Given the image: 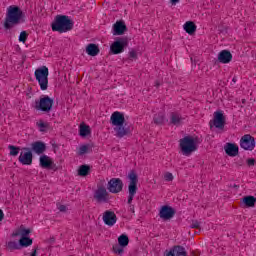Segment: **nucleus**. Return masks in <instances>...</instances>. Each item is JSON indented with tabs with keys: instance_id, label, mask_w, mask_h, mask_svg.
<instances>
[{
	"instance_id": "nucleus-39",
	"label": "nucleus",
	"mask_w": 256,
	"mask_h": 256,
	"mask_svg": "<svg viewBox=\"0 0 256 256\" xmlns=\"http://www.w3.org/2000/svg\"><path fill=\"white\" fill-rule=\"evenodd\" d=\"M247 165H248V167H253V165H255V159L249 158L247 160Z\"/></svg>"
},
{
	"instance_id": "nucleus-20",
	"label": "nucleus",
	"mask_w": 256,
	"mask_h": 256,
	"mask_svg": "<svg viewBox=\"0 0 256 256\" xmlns=\"http://www.w3.org/2000/svg\"><path fill=\"white\" fill-rule=\"evenodd\" d=\"M53 165L55 164L51 157L47 155L40 156V167H42V169H53Z\"/></svg>"
},
{
	"instance_id": "nucleus-45",
	"label": "nucleus",
	"mask_w": 256,
	"mask_h": 256,
	"mask_svg": "<svg viewBox=\"0 0 256 256\" xmlns=\"http://www.w3.org/2000/svg\"><path fill=\"white\" fill-rule=\"evenodd\" d=\"M30 256H37V249H34Z\"/></svg>"
},
{
	"instance_id": "nucleus-50",
	"label": "nucleus",
	"mask_w": 256,
	"mask_h": 256,
	"mask_svg": "<svg viewBox=\"0 0 256 256\" xmlns=\"http://www.w3.org/2000/svg\"><path fill=\"white\" fill-rule=\"evenodd\" d=\"M40 131H43V129H40Z\"/></svg>"
},
{
	"instance_id": "nucleus-36",
	"label": "nucleus",
	"mask_w": 256,
	"mask_h": 256,
	"mask_svg": "<svg viewBox=\"0 0 256 256\" xmlns=\"http://www.w3.org/2000/svg\"><path fill=\"white\" fill-rule=\"evenodd\" d=\"M190 227L191 229H201V222H198L197 220H192Z\"/></svg>"
},
{
	"instance_id": "nucleus-25",
	"label": "nucleus",
	"mask_w": 256,
	"mask_h": 256,
	"mask_svg": "<svg viewBox=\"0 0 256 256\" xmlns=\"http://www.w3.org/2000/svg\"><path fill=\"white\" fill-rule=\"evenodd\" d=\"M242 203H244V205L247 207H255L256 198L254 196H245L242 199Z\"/></svg>"
},
{
	"instance_id": "nucleus-44",
	"label": "nucleus",
	"mask_w": 256,
	"mask_h": 256,
	"mask_svg": "<svg viewBox=\"0 0 256 256\" xmlns=\"http://www.w3.org/2000/svg\"><path fill=\"white\" fill-rule=\"evenodd\" d=\"M3 217H5V214H3V210L0 209V221H3Z\"/></svg>"
},
{
	"instance_id": "nucleus-48",
	"label": "nucleus",
	"mask_w": 256,
	"mask_h": 256,
	"mask_svg": "<svg viewBox=\"0 0 256 256\" xmlns=\"http://www.w3.org/2000/svg\"><path fill=\"white\" fill-rule=\"evenodd\" d=\"M161 84L159 83V81L155 82V87H159Z\"/></svg>"
},
{
	"instance_id": "nucleus-28",
	"label": "nucleus",
	"mask_w": 256,
	"mask_h": 256,
	"mask_svg": "<svg viewBox=\"0 0 256 256\" xmlns=\"http://www.w3.org/2000/svg\"><path fill=\"white\" fill-rule=\"evenodd\" d=\"M20 248L21 247H30V245H33V239L29 237H21L19 240Z\"/></svg>"
},
{
	"instance_id": "nucleus-38",
	"label": "nucleus",
	"mask_w": 256,
	"mask_h": 256,
	"mask_svg": "<svg viewBox=\"0 0 256 256\" xmlns=\"http://www.w3.org/2000/svg\"><path fill=\"white\" fill-rule=\"evenodd\" d=\"M129 57L130 59H137V52H135V50H131L129 52Z\"/></svg>"
},
{
	"instance_id": "nucleus-5",
	"label": "nucleus",
	"mask_w": 256,
	"mask_h": 256,
	"mask_svg": "<svg viewBox=\"0 0 256 256\" xmlns=\"http://www.w3.org/2000/svg\"><path fill=\"white\" fill-rule=\"evenodd\" d=\"M34 75L40 85L41 91H47L49 89V68L42 66L35 70Z\"/></svg>"
},
{
	"instance_id": "nucleus-24",
	"label": "nucleus",
	"mask_w": 256,
	"mask_h": 256,
	"mask_svg": "<svg viewBox=\"0 0 256 256\" xmlns=\"http://www.w3.org/2000/svg\"><path fill=\"white\" fill-rule=\"evenodd\" d=\"M79 135L80 137H87L88 135H91V127L85 124H81L79 129Z\"/></svg>"
},
{
	"instance_id": "nucleus-27",
	"label": "nucleus",
	"mask_w": 256,
	"mask_h": 256,
	"mask_svg": "<svg viewBox=\"0 0 256 256\" xmlns=\"http://www.w3.org/2000/svg\"><path fill=\"white\" fill-rule=\"evenodd\" d=\"M153 121L156 125H163V123H165V114L162 112L156 114L153 118Z\"/></svg>"
},
{
	"instance_id": "nucleus-22",
	"label": "nucleus",
	"mask_w": 256,
	"mask_h": 256,
	"mask_svg": "<svg viewBox=\"0 0 256 256\" xmlns=\"http://www.w3.org/2000/svg\"><path fill=\"white\" fill-rule=\"evenodd\" d=\"M184 31L188 33V35H193L197 31V26L194 22L188 21L184 24Z\"/></svg>"
},
{
	"instance_id": "nucleus-33",
	"label": "nucleus",
	"mask_w": 256,
	"mask_h": 256,
	"mask_svg": "<svg viewBox=\"0 0 256 256\" xmlns=\"http://www.w3.org/2000/svg\"><path fill=\"white\" fill-rule=\"evenodd\" d=\"M8 149L10 151L9 155L11 157H17V155H19V151H21V148L19 146H13V145H9Z\"/></svg>"
},
{
	"instance_id": "nucleus-8",
	"label": "nucleus",
	"mask_w": 256,
	"mask_h": 256,
	"mask_svg": "<svg viewBox=\"0 0 256 256\" xmlns=\"http://www.w3.org/2000/svg\"><path fill=\"white\" fill-rule=\"evenodd\" d=\"M127 45H129V39H127V37L118 38L110 46V51L113 55H119V53H123L125 51V47H127Z\"/></svg>"
},
{
	"instance_id": "nucleus-17",
	"label": "nucleus",
	"mask_w": 256,
	"mask_h": 256,
	"mask_svg": "<svg viewBox=\"0 0 256 256\" xmlns=\"http://www.w3.org/2000/svg\"><path fill=\"white\" fill-rule=\"evenodd\" d=\"M233 60V54L229 50H222L218 54V61L219 63L227 64L231 63Z\"/></svg>"
},
{
	"instance_id": "nucleus-46",
	"label": "nucleus",
	"mask_w": 256,
	"mask_h": 256,
	"mask_svg": "<svg viewBox=\"0 0 256 256\" xmlns=\"http://www.w3.org/2000/svg\"><path fill=\"white\" fill-rule=\"evenodd\" d=\"M172 5H176V3H179V0H170Z\"/></svg>"
},
{
	"instance_id": "nucleus-21",
	"label": "nucleus",
	"mask_w": 256,
	"mask_h": 256,
	"mask_svg": "<svg viewBox=\"0 0 256 256\" xmlns=\"http://www.w3.org/2000/svg\"><path fill=\"white\" fill-rule=\"evenodd\" d=\"M99 46H97L96 44H88L86 47V53L87 55H90V57H97V55H99Z\"/></svg>"
},
{
	"instance_id": "nucleus-1",
	"label": "nucleus",
	"mask_w": 256,
	"mask_h": 256,
	"mask_svg": "<svg viewBox=\"0 0 256 256\" xmlns=\"http://www.w3.org/2000/svg\"><path fill=\"white\" fill-rule=\"evenodd\" d=\"M110 123L113 125L116 137H119V139L131 133V128L125 123V115L119 111L112 113Z\"/></svg>"
},
{
	"instance_id": "nucleus-19",
	"label": "nucleus",
	"mask_w": 256,
	"mask_h": 256,
	"mask_svg": "<svg viewBox=\"0 0 256 256\" xmlns=\"http://www.w3.org/2000/svg\"><path fill=\"white\" fill-rule=\"evenodd\" d=\"M127 31V25L123 21H117L113 25V35H123Z\"/></svg>"
},
{
	"instance_id": "nucleus-11",
	"label": "nucleus",
	"mask_w": 256,
	"mask_h": 256,
	"mask_svg": "<svg viewBox=\"0 0 256 256\" xmlns=\"http://www.w3.org/2000/svg\"><path fill=\"white\" fill-rule=\"evenodd\" d=\"M216 127V129H224L225 128V115H223V111L214 112V118L210 121V127Z\"/></svg>"
},
{
	"instance_id": "nucleus-47",
	"label": "nucleus",
	"mask_w": 256,
	"mask_h": 256,
	"mask_svg": "<svg viewBox=\"0 0 256 256\" xmlns=\"http://www.w3.org/2000/svg\"><path fill=\"white\" fill-rule=\"evenodd\" d=\"M18 235H19V232H16L12 234V237H18Z\"/></svg>"
},
{
	"instance_id": "nucleus-4",
	"label": "nucleus",
	"mask_w": 256,
	"mask_h": 256,
	"mask_svg": "<svg viewBox=\"0 0 256 256\" xmlns=\"http://www.w3.org/2000/svg\"><path fill=\"white\" fill-rule=\"evenodd\" d=\"M179 143L182 155H185V157H189L197 150V138L193 136H185L179 140Z\"/></svg>"
},
{
	"instance_id": "nucleus-15",
	"label": "nucleus",
	"mask_w": 256,
	"mask_h": 256,
	"mask_svg": "<svg viewBox=\"0 0 256 256\" xmlns=\"http://www.w3.org/2000/svg\"><path fill=\"white\" fill-rule=\"evenodd\" d=\"M159 216L161 219L169 220L175 217V209L170 206H162Z\"/></svg>"
},
{
	"instance_id": "nucleus-31",
	"label": "nucleus",
	"mask_w": 256,
	"mask_h": 256,
	"mask_svg": "<svg viewBox=\"0 0 256 256\" xmlns=\"http://www.w3.org/2000/svg\"><path fill=\"white\" fill-rule=\"evenodd\" d=\"M174 254L175 256H187V251L183 246H174Z\"/></svg>"
},
{
	"instance_id": "nucleus-26",
	"label": "nucleus",
	"mask_w": 256,
	"mask_h": 256,
	"mask_svg": "<svg viewBox=\"0 0 256 256\" xmlns=\"http://www.w3.org/2000/svg\"><path fill=\"white\" fill-rule=\"evenodd\" d=\"M89 171H91L89 166L81 165L78 169V175H80V177H87V175H89Z\"/></svg>"
},
{
	"instance_id": "nucleus-3",
	"label": "nucleus",
	"mask_w": 256,
	"mask_h": 256,
	"mask_svg": "<svg viewBox=\"0 0 256 256\" xmlns=\"http://www.w3.org/2000/svg\"><path fill=\"white\" fill-rule=\"evenodd\" d=\"M52 31H58V33H67L73 29V20L69 19V16L57 15L51 25Z\"/></svg>"
},
{
	"instance_id": "nucleus-49",
	"label": "nucleus",
	"mask_w": 256,
	"mask_h": 256,
	"mask_svg": "<svg viewBox=\"0 0 256 256\" xmlns=\"http://www.w3.org/2000/svg\"><path fill=\"white\" fill-rule=\"evenodd\" d=\"M232 81H233V83H237V78L234 77V78L232 79Z\"/></svg>"
},
{
	"instance_id": "nucleus-23",
	"label": "nucleus",
	"mask_w": 256,
	"mask_h": 256,
	"mask_svg": "<svg viewBox=\"0 0 256 256\" xmlns=\"http://www.w3.org/2000/svg\"><path fill=\"white\" fill-rule=\"evenodd\" d=\"M182 120L183 118L181 117V114L177 112H172L170 114V123H172V125H181Z\"/></svg>"
},
{
	"instance_id": "nucleus-29",
	"label": "nucleus",
	"mask_w": 256,
	"mask_h": 256,
	"mask_svg": "<svg viewBox=\"0 0 256 256\" xmlns=\"http://www.w3.org/2000/svg\"><path fill=\"white\" fill-rule=\"evenodd\" d=\"M118 244L121 245V247H127L129 245V236L122 234L118 237Z\"/></svg>"
},
{
	"instance_id": "nucleus-6",
	"label": "nucleus",
	"mask_w": 256,
	"mask_h": 256,
	"mask_svg": "<svg viewBox=\"0 0 256 256\" xmlns=\"http://www.w3.org/2000/svg\"><path fill=\"white\" fill-rule=\"evenodd\" d=\"M128 179L130 181L128 185V205H131L135 195H137V184L139 183V178L137 177V173L132 170L128 174Z\"/></svg>"
},
{
	"instance_id": "nucleus-35",
	"label": "nucleus",
	"mask_w": 256,
	"mask_h": 256,
	"mask_svg": "<svg viewBox=\"0 0 256 256\" xmlns=\"http://www.w3.org/2000/svg\"><path fill=\"white\" fill-rule=\"evenodd\" d=\"M27 37H28L27 32H26V31H22V32L20 33V36H19V41H20L21 43H25V41H27Z\"/></svg>"
},
{
	"instance_id": "nucleus-7",
	"label": "nucleus",
	"mask_w": 256,
	"mask_h": 256,
	"mask_svg": "<svg viewBox=\"0 0 256 256\" xmlns=\"http://www.w3.org/2000/svg\"><path fill=\"white\" fill-rule=\"evenodd\" d=\"M35 109L37 111H43L44 113H49L53 109V99L49 96H44L40 98L39 101L35 102Z\"/></svg>"
},
{
	"instance_id": "nucleus-10",
	"label": "nucleus",
	"mask_w": 256,
	"mask_h": 256,
	"mask_svg": "<svg viewBox=\"0 0 256 256\" xmlns=\"http://www.w3.org/2000/svg\"><path fill=\"white\" fill-rule=\"evenodd\" d=\"M107 189L110 193H121L123 191V180L120 178H111L108 182Z\"/></svg>"
},
{
	"instance_id": "nucleus-41",
	"label": "nucleus",
	"mask_w": 256,
	"mask_h": 256,
	"mask_svg": "<svg viewBox=\"0 0 256 256\" xmlns=\"http://www.w3.org/2000/svg\"><path fill=\"white\" fill-rule=\"evenodd\" d=\"M58 209H59V211H60L61 213H65V211H67V206H65V205H60V206L58 207Z\"/></svg>"
},
{
	"instance_id": "nucleus-9",
	"label": "nucleus",
	"mask_w": 256,
	"mask_h": 256,
	"mask_svg": "<svg viewBox=\"0 0 256 256\" xmlns=\"http://www.w3.org/2000/svg\"><path fill=\"white\" fill-rule=\"evenodd\" d=\"M240 147L244 151H253L255 149V138L249 134L244 135L240 139Z\"/></svg>"
},
{
	"instance_id": "nucleus-40",
	"label": "nucleus",
	"mask_w": 256,
	"mask_h": 256,
	"mask_svg": "<svg viewBox=\"0 0 256 256\" xmlns=\"http://www.w3.org/2000/svg\"><path fill=\"white\" fill-rule=\"evenodd\" d=\"M29 233H31V230H29V229H23L21 231L22 237H27V235H29Z\"/></svg>"
},
{
	"instance_id": "nucleus-34",
	"label": "nucleus",
	"mask_w": 256,
	"mask_h": 256,
	"mask_svg": "<svg viewBox=\"0 0 256 256\" xmlns=\"http://www.w3.org/2000/svg\"><path fill=\"white\" fill-rule=\"evenodd\" d=\"M7 247L10 251H15V250H19L21 249V245H20V242H16V241H9L7 243Z\"/></svg>"
},
{
	"instance_id": "nucleus-18",
	"label": "nucleus",
	"mask_w": 256,
	"mask_h": 256,
	"mask_svg": "<svg viewBox=\"0 0 256 256\" xmlns=\"http://www.w3.org/2000/svg\"><path fill=\"white\" fill-rule=\"evenodd\" d=\"M224 149L226 155H229V157H237L239 155V146L237 144L227 143Z\"/></svg>"
},
{
	"instance_id": "nucleus-13",
	"label": "nucleus",
	"mask_w": 256,
	"mask_h": 256,
	"mask_svg": "<svg viewBox=\"0 0 256 256\" xmlns=\"http://www.w3.org/2000/svg\"><path fill=\"white\" fill-rule=\"evenodd\" d=\"M22 150L26 151V152L20 153V156L18 157L19 163H21V165H32L33 164V152H31V150H29V148H27V147L22 148Z\"/></svg>"
},
{
	"instance_id": "nucleus-32",
	"label": "nucleus",
	"mask_w": 256,
	"mask_h": 256,
	"mask_svg": "<svg viewBox=\"0 0 256 256\" xmlns=\"http://www.w3.org/2000/svg\"><path fill=\"white\" fill-rule=\"evenodd\" d=\"M91 150H92L91 145L89 144L81 145L78 150V155H85L86 153H90Z\"/></svg>"
},
{
	"instance_id": "nucleus-42",
	"label": "nucleus",
	"mask_w": 256,
	"mask_h": 256,
	"mask_svg": "<svg viewBox=\"0 0 256 256\" xmlns=\"http://www.w3.org/2000/svg\"><path fill=\"white\" fill-rule=\"evenodd\" d=\"M166 256H175V247L170 251L166 252Z\"/></svg>"
},
{
	"instance_id": "nucleus-2",
	"label": "nucleus",
	"mask_w": 256,
	"mask_h": 256,
	"mask_svg": "<svg viewBox=\"0 0 256 256\" xmlns=\"http://www.w3.org/2000/svg\"><path fill=\"white\" fill-rule=\"evenodd\" d=\"M23 11L19 6H9L7 8L6 17L4 19L3 27L6 31H9L23 22Z\"/></svg>"
},
{
	"instance_id": "nucleus-16",
	"label": "nucleus",
	"mask_w": 256,
	"mask_h": 256,
	"mask_svg": "<svg viewBox=\"0 0 256 256\" xmlns=\"http://www.w3.org/2000/svg\"><path fill=\"white\" fill-rule=\"evenodd\" d=\"M31 151L36 155H43L44 151H47V145L42 141H36L31 144Z\"/></svg>"
},
{
	"instance_id": "nucleus-43",
	"label": "nucleus",
	"mask_w": 256,
	"mask_h": 256,
	"mask_svg": "<svg viewBox=\"0 0 256 256\" xmlns=\"http://www.w3.org/2000/svg\"><path fill=\"white\" fill-rule=\"evenodd\" d=\"M38 127H40V129H45V127H47V124H45V122H40L38 123Z\"/></svg>"
},
{
	"instance_id": "nucleus-12",
	"label": "nucleus",
	"mask_w": 256,
	"mask_h": 256,
	"mask_svg": "<svg viewBox=\"0 0 256 256\" xmlns=\"http://www.w3.org/2000/svg\"><path fill=\"white\" fill-rule=\"evenodd\" d=\"M94 199L97 203H107L109 201V192L105 186H100L94 192Z\"/></svg>"
},
{
	"instance_id": "nucleus-30",
	"label": "nucleus",
	"mask_w": 256,
	"mask_h": 256,
	"mask_svg": "<svg viewBox=\"0 0 256 256\" xmlns=\"http://www.w3.org/2000/svg\"><path fill=\"white\" fill-rule=\"evenodd\" d=\"M124 249L125 246H121L120 244H114L112 247V251L115 255H123V253H125Z\"/></svg>"
},
{
	"instance_id": "nucleus-14",
	"label": "nucleus",
	"mask_w": 256,
	"mask_h": 256,
	"mask_svg": "<svg viewBox=\"0 0 256 256\" xmlns=\"http://www.w3.org/2000/svg\"><path fill=\"white\" fill-rule=\"evenodd\" d=\"M102 219H103L105 225H108V227H113V225H115V223H117V215L115 214V212H113L111 210H106L103 213Z\"/></svg>"
},
{
	"instance_id": "nucleus-37",
	"label": "nucleus",
	"mask_w": 256,
	"mask_h": 256,
	"mask_svg": "<svg viewBox=\"0 0 256 256\" xmlns=\"http://www.w3.org/2000/svg\"><path fill=\"white\" fill-rule=\"evenodd\" d=\"M164 179H165V181H172L173 180V174L171 172H167L164 175Z\"/></svg>"
}]
</instances>
